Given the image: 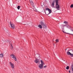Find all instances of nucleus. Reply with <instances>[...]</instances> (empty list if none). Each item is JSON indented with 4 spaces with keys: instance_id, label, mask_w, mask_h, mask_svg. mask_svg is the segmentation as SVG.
Wrapping results in <instances>:
<instances>
[{
    "instance_id": "f257e3e1",
    "label": "nucleus",
    "mask_w": 73,
    "mask_h": 73,
    "mask_svg": "<svg viewBox=\"0 0 73 73\" xmlns=\"http://www.w3.org/2000/svg\"><path fill=\"white\" fill-rule=\"evenodd\" d=\"M41 64H40L39 66V68L40 69H41L43 68V65H44V61L42 60H41Z\"/></svg>"
},
{
    "instance_id": "f03ea898",
    "label": "nucleus",
    "mask_w": 73,
    "mask_h": 73,
    "mask_svg": "<svg viewBox=\"0 0 73 73\" xmlns=\"http://www.w3.org/2000/svg\"><path fill=\"white\" fill-rule=\"evenodd\" d=\"M46 11H48V12L49 13L48 14L47 13H46V12H45V13L46 15H49L50 13H51V12H52V11L51 10H50V9L47 8L46 9Z\"/></svg>"
},
{
    "instance_id": "7ed1b4c3",
    "label": "nucleus",
    "mask_w": 73,
    "mask_h": 73,
    "mask_svg": "<svg viewBox=\"0 0 73 73\" xmlns=\"http://www.w3.org/2000/svg\"><path fill=\"white\" fill-rule=\"evenodd\" d=\"M11 57L12 58H13V59L15 60L16 61H17V59H16V57L15 56V55L14 54H11L10 55Z\"/></svg>"
},
{
    "instance_id": "20e7f679",
    "label": "nucleus",
    "mask_w": 73,
    "mask_h": 73,
    "mask_svg": "<svg viewBox=\"0 0 73 73\" xmlns=\"http://www.w3.org/2000/svg\"><path fill=\"white\" fill-rule=\"evenodd\" d=\"M10 25L11 28H12V29H15V24H13V23L11 22L10 23Z\"/></svg>"
},
{
    "instance_id": "39448f33",
    "label": "nucleus",
    "mask_w": 73,
    "mask_h": 73,
    "mask_svg": "<svg viewBox=\"0 0 73 73\" xmlns=\"http://www.w3.org/2000/svg\"><path fill=\"white\" fill-rule=\"evenodd\" d=\"M10 66L12 69H14L15 68V65H14V64H13L12 63L10 62Z\"/></svg>"
},
{
    "instance_id": "423d86ee",
    "label": "nucleus",
    "mask_w": 73,
    "mask_h": 73,
    "mask_svg": "<svg viewBox=\"0 0 73 73\" xmlns=\"http://www.w3.org/2000/svg\"><path fill=\"white\" fill-rule=\"evenodd\" d=\"M35 57L36 58H38L39 59H40V55L38 54H36L35 55Z\"/></svg>"
},
{
    "instance_id": "0eeeda50",
    "label": "nucleus",
    "mask_w": 73,
    "mask_h": 73,
    "mask_svg": "<svg viewBox=\"0 0 73 73\" xmlns=\"http://www.w3.org/2000/svg\"><path fill=\"white\" fill-rule=\"evenodd\" d=\"M40 60V59H38L37 58H36V59L34 61L35 62V63H36V64H37L39 62V64H40V62H39V60Z\"/></svg>"
},
{
    "instance_id": "6e6552de",
    "label": "nucleus",
    "mask_w": 73,
    "mask_h": 73,
    "mask_svg": "<svg viewBox=\"0 0 73 73\" xmlns=\"http://www.w3.org/2000/svg\"><path fill=\"white\" fill-rule=\"evenodd\" d=\"M58 3H56V8L57 9H59V8H60V6L59 5H58Z\"/></svg>"
},
{
    "instance_id": "1a4fd4ad",
    "label": "nucleus",
    "mask_w": 73,
    "mask_h": 73,
    "mask_svg": "<svg viewBox=\"0 0 73 73\" xmlns=\"http://www.w3.org/2000/svg\"><path fill=\"white\" fill-rule=\"evenodd\" d=\"M54 3H55V1H53L51 5V6L52 7H54Z\"/></svg>"
},
{
    "instance_id": "9d476101",
    "label": "nucleus",
    "mask_w": 73,
    "mask_h": 73,
    "mask_svg": "<svg viewBox=\"0 0 73 73\" xmlns=\"http://www.w3.org/2000/svg\"><path fill=\"white\" fill-rule=\"evenodd\" d=\"M0 58H3L4 57V55L3 54H0Z\"/></svg>"
},
{
    "instance_id": "9b49d317",
    "label": "nucleus",
    "mask_w": 73,
    "mask_h": 73,
    "mask_svg": "<svg viewBox=\"0 0 73 73\" xmlns=\"http://www.w3.org/2000/svg\"><path fill=\"white\" fill-rule=\"evenodd\" d=\"M30 3L33 6V5L34 4V3H33V2L32 1H30Z\"/></svg>"
},
{
    "instance_id": "f8f14e48",
    "label": "nucleus",
    "mask_w": 73,
    "mask_h": 73,
    "mask_svg": "<svg viewBox=\"0 0 73 73\" xmlns=\"http://www.w3.org/2000/svg\"><path fill=\"white\" fill-rule=\"evenodd\" d=\"M10 44L11 45V49H13V47H12V43L11 42H10Z\"/></svg>"
},
{
    "instance_id": "ddd939ff",
    "label": "nucleus",
    "mask_w": 73,
    "mask_h": 73,
    "mask_svg": "<svg viewBox=\"0 0 73 73\" xmlns=\"http://www.w3.org/2000/svg\"><path fill=\"white\" fill-rule=\"evenodd\" d=\"M38 28H40V29H42V26L40 25H38Z\"/></svg>"
},
{
    "instance_id": "4468645a",
    "label": "nucleus",
    "mask_w": 73,
    "mask_h": 73,
    "mask_svg": "<svg viewBox=\"0 0 73 73\" xmlns=\"http://www.w3.org/2000/svg\"><path fill=\"white\" fill-rule=\"evenodd\" d=\"M67 54L68 55H71V53L70 52H67Z\"/></svg>"
},
{
    "instance_id": "2eb2a0df",
    "label": "nucleus",
    "mask_w": 73,
    "mask_h": 73,
    "mask_svg": "<svg viewBox=\"0 0 73 73\" xmlns=\"http://www.w3.org/2000/svg\"><path fill=\"white\" fill-rule=\"evenodd\" d=\"M64 23L65 24H66V25H67V24H68V22H67V21H64Z\"/></svg>"
},
{
    "instance_id": "dca6fc26",
    "label": "nucleus",
    "mask_w": 73,
    "mask_h": 73,
    "mask_svg": "<svg viewBox=\"0 0 73 73\" xmlns=\"http://www.w3.org/2000/svg\"><path fill=\"white\" fill-rule=\"evenodd\" d=\"M42 25L44 27V28H45V25L44 24V23Z\"/></svg>"
},
{
    "instance_id": "f3484780",
    "label": "nucleus",
    "mask_w": 73,
    "mask_h": 73,
    "mask_svg": "<svg viewBox=\"0 0 73 73\" xmlns=\"http://www.w3.org/2000/svg\"><path fill=\"white\" fill-rule=\"evenodd\" d=\"M17 8L18 9V10H19L20 9V7L19 6H18Z\"/></svg>"
},
{
    "instance_id": "a211bd4d",
    "label": "nucleus",
    "mask_w": 73,
    "mask_h": 73,
    "mask_svg": "<svg viewBox=\"0 0 73 73\" xmlns=\"http://www.w3.org/2000/svg\"><path fill=\"white\" fill-rule=\"evenodd\" d=\"M60 0H55V3H58V1H59Z\"/></svg>"
},
{
    "instance_id": "6ab92c4d",
    "label": "nucleus",
    "mask_w": 73,
    "mask_h": 73,
    "mask_svg": "<svg viewBox=\"0 0 73 73\" xmlns=\"http://www.w3.org/2000/svg\"><path fill=\"white\" fill-rule=\"evenodd\" d=\"M69 66H67L66 67V69L67 70H68V69H69Z\"/></svg>"
},
{
    "instance_id": "aec40b11",
    "label": "nucleus",
    "mask_w": 73,
    "mask_h": 73,
    "mask_svg": "<svg viewBox=\"0 0 73 73\" xmlns=\"http://www.w3.org/2000/svg\"><path fill=\"white\" fill-rule=\"evenodd\" d=\"M43 24H44V23L42 22H41V23H40V24H41V25H43Z\"/></svg>"
},
{
    "instance_id": "412c9836",
    "label": "nucleus",
    "mask_w": 73,
    "mask_h": 73,
    "mask_svg": "<svg viewBox=\"0 0 73 73\" xmlns=\"http://www.w3.org/2000/svg\"><path fill=\"white\" fill-rule=\"evenodd\" d=\"M69 51H70L71 52H73V50L70 49V50H69Z\"/></svg>"
},
{
    "instance_id": "4be33fe9",
    "label": "nucleus",
    "mask_w": 73,
    "mask_h": 73,
    "mask_svg": "<svg viewBox=\"0 0 73 73\" xmlns=\"http://www.w3.org/2000/svg\"><path fill=\"white\" fill-rule=\"evenodd\" d=\"M70 7L71 8H73V5L72 4L70 6Z\"/></svg>"
},
{
    "instance_id": "5701e85b",
    "label": "nucleus",
    "mask_w": 73,
    "mask_h": 73,
    "mask_svg": "<svg viewBox=\"0 0 73 73\" xmlns=\"http://www.w3.org/2000/svg\"><path fill=\"white\" fill-rule=\"evenodd\" d=\"M70 56H71V57H73V54H71Z\"/></svg>"
},
{
    "instance_id": "b1692460",
    "label": "nucleus",
    "mask_w": 73,
    "mask_h": 73,
    "mask_svg": "<svg viewBox=\"0 0 73 73\" xmlns=\"http://www.w3.org/2000/svg\"><path fill=\"white\" fill-rule=\"evenodd\" d=\"M55 41H56V42H58V39L56 40Z\"/></svg>"
},
{
    "instance_id": "393cba45",
    "label": "nucleus",
    "mask_w": 73,
    "mask_h": 73,
    "mask_svg": "<svg viewBox=\"0 0 73 73\" xmlns=\"http://www.w3.org/2000/svg\"><path fill=\"white\" fill-rule=\"evenodd\" d=\"M63 25V27H65V26H66V25H61V26H62Z\"/></svg>"
},
{
    "instance_id": "a878e982",
    "label": "nucleus",
    "mask_w": 73,
    "mask_h": 73,
    "mask_svg": "<svg viewBox=\"0 0 73 73\" xmlns=\"http://www.w3.org/2000/svg\"><path fill=\"white\" fill-rule=\"evenodd\" d=\"M46 67H47L46 66H44V68H46Z\"/></svg>"
},
{
    "instance_id": "bb28decb",
    "label": "nucleus",
    "mask_w": 73,
    "mask_h": 73,
    "mask_svg": "<svg viewBox=\"0 0 73 73\" xmlns=\"http://www.w3.org/2000/svg\"><path fill=\"white\" fill-rule=\"evenodd\" d=\"M72 70L73 72V66L72 67Z\"/></svg>"
},
{
    "instance_id": "cd10ccee",
    "label": "nucleus",
    "mask_w": 73,
    "mask_h": 73,
    "mask_svg": "<svg viewBox=\"0 0 73 73\" xmlns=\"http://www.w3.org/2000/svg\"><path fill=\"white\" fill-rule=\"evenodd\" d=\"M67 28H68V27H69V26H68V25H67Z\"/></svg>"
},
{
    "instance_id": "c85d7f7f",
    "label": "nucleus",
    "mask_w": 73,
    "mask_h": 73,
    "mask_svg": "<svg viewBox=\"0 0 73 73\" xmlns=\"http://www.w3.org/2000/svg\"><path fill=\"white\" fill-rule=\"evenodd\" d=\"M69 72L70 73V71H69Z\"/></svg>"
},
{
    "instance_id": "c756f323",
    "label": "nucleus",
    "mask_w": 73,
    "mask_h": 73,
    "mask_svg": "<svg viewBox=\"0 0 73 73\" xmlns=\"http://www.w3.org/2000/svg\"><path fill=\"white\" fill-rule=\"evenodd\" d=\"M72 32H73V30H72Z\"/></svg>"
},
{
    "instance_id": "7c9ffc66",
    "label": "nucleus",
    "mask_w": 73,
    "mask_h": 73,
    "mask_svg": "<svg viewBox=\"0 0 73 73\" xmlns=\"http://www.w3.org/2000/svg\"><path fill=\"white\" fill-rule=\"evenodd\" d=\"M67 50V49H66L65 50Z\"/></svg>"
},
{
    "instance_id": "2f4dec72",
    "label": "nucleus",
    "mask_w": 73,
    "mask_h": 73,
    "mask_svg": "<svg viewBox=\"0 0 73 73\" xmlns=\"http://www.w3.org/2000/svg\"><path fill=\"white\" fill-rule=\"evenodd\" d=\"M63 32H64V31H63Z\"/></svg>"
},
{
    "instance_id": "473e14b6",
    "label": "nucleus",
    "mask_w": 73,
    "mask_h": 73,
    "mask_svg": "<svg viewBox=\"0 0 73 73\" xmlns=\"http://www.w3.org/2000/svg\"><path fill=\"white\" fill-rule=\"evenodd\" d=\"M72 35H73V34H72Z\"/></svg>"
}]
</instances>
